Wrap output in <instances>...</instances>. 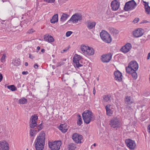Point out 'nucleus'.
<instances>
[{
	"instance_id": "obj_1",
	"label": "nucleus",
	"mask_w": 150,
	"mask_h": 150,
	"mask_svg": "<svg viewBox=\"0 0 150 150\" xmlns=\"http://www.w3.org/2000/svg\"><path fill=\"white\" fill-rule=\"evenodd\" d=\"M45 133L43 131L40 132L35 141V147L36 150H43L45 144Z\"/></svg>"
},
{
	"instance_id": "obj_2",
	"label": "nucleus",
	"mask_w": 150,
	"mask_h": 150,
	"mask_svg": "<svg viewBox=\"0 0 150 150\" xmlns=\"http://www.w3.org/2000/svg\"><path fill=\"white\" fill-rule=\"evenodd\" d=\"M38 119V116L34 115L30 118V127L34 129V132H38L43 128L42 124L39 125L37 124L36 121Z\"/></svg>"
},
{
	"instance_id": "obj_3",
	"label": "nucleus",
	"mask_w": 150,
	"mask_h": 150,
	"mask_svg": "<svg viewBox=\"0 0 150 150\" xmlns=\"http://www.w3.org/2000/svg\"><path fill=\"white\" fill-rule=\"evenodd\" d=\"M82 117L84 122L86 124H88L93 121V114L90 110H87L82 113Z\"/></svg>"
},
{
	"instance_id": "obj_4",
	"label": "nucleus",
	"mask_w": 150,
	"mask_h": 150,
	"mask_svg": "<svg viewBox=\"0 0 150 150\" xmlns=\"http://www.w3.org/2000/svg\"><path fill=\"white\" fill-rule=\"evenodd\" d=\"M100 36L103 41L105 42L110 43L112 41V38L110 34L104 30H102L100 33Z\"/></svg>"
},
{
	"instance_id": "obj_5",
	"label": "nucleus",
	"mask_w": 150,
	"mask_h": 150,
	"mask_svg": "<svg viewBox=\"0 0 150 150\" xmlns=\"http://www.w3.org/2000/svg\"><path fill=\"white\" fill-rule=\"evenodd\" d=\"M138 64L136 61H132L129 64L127 67L126 68L127 73H129L131 71H137L138 68Z\"/></svg>"
},
{
	"instance_id": "obj_6",
	"label": "nucleus",
	"mask_w": 150,
	"mask_h": 150,
	"mask_svg": "<svg viewBox=\"0 0 150 150\" xmlns=\"http://www.w3.org/2000/svg\"><path fill=\"white\" fill-rule=\"evenodd\" d=\"M137 4L134 0L130 1L125 3L124 9L125 11L131 10L135 8Z\"/></svg>"
},
{
	"instance_id": "obj_7",
	"label": "nucleus",
	"mask_w": 150,
	"mask_h": 150,
	"mask_svg": "<svg viewBox=\"0 0 150 150\" xmlns=\"http://www.w3.org/2000/svg\"><path fill=\"white\" fill-rule=\"evenodd\" d=\"M61 143V142L59 141L57 142H49L48 145L52 150H59Z\"/></svg>"
},
{
	"instance_id": "obj_8",
	"label": "nucleus",
	"mask_w": 150,
	"mask_h": 150,
	"mask_svg": "<svg viewBox=\"0 0 150 150\" xmlns=\"http://www.w3.org/2000/svg\"><path fill=\"white\" fill-rule=\"evenodd\" d=\"M81 57L79 55L76 54L73 58V62L74 66L75 67L79 68L83 66L81 61L80 60L81 59Z\"/></svg>"
},
{
	"instance_id": "obj_9",
	"label": "nucleus",
	"mask_w": 150,
	"mask_h": 150,
	"mask_svg": "<svg viewBox=\"0 0 150 150\" xmlns=\"http://www.w3.org/2000/svg\"><path fill=\"white\" fill-rule=\"evenodd\" d=\"M110 124L114 128L119 127L120 125L119 118L117 117L113 118L110 121Z\"/></svg>"
},
{
	"instance_id": "obj_10",
	"label": "nucleus",
	"mask_w": 150,
	"mask_h": 150,
	"mask_svg": "<svg viewBox=\"0 0 150 150\" xmlns=\"http://www.w3.org/2000/svg\"><path fill=\"white\" fill-rule=\"evenodd\" d=\"M82 19L81 15L80 13H76L73 15L71 17L68 22H69L70 21H71L73 23H76L78 21L81 20Z\"/></svg>"
},
{
	"instance_id": "obj_11",
	"label": "nucleus",
	"mask_w": 150,
	"mask_h": 150,
	"mask_svg": "<svg viewBox=\"0 0 150 150\" xmlns=\"http://www.w3.org/2000/svg\"><path fill=\"white\" fill-rule=\"evenodd\" d=\"M125 142L130 149L134 150L135 148L136 144L134 141L130 139H127L125 140Z\"/></svg>"
},
{
	"instance_id": "obj_12",
	"label": "nucleus",
	"mask_w": 150,
	"mask_h": 150,
	"mask_svg": "<svg viewBox=\"0 0 150 150\" xmlns=\"http://www.w3.org/2000/svg\"><path fill=\"white\" fill-rule=\"evenodd\" d=\"M72 139L76 143H81V140L82 139V136L78 134L75 133L73 134L72 136Z\"/></svg>"
},
{
	"instance_id": "obj_13",
	"label": "nucleus",
	"mask_w": 150,
	"mask_h": 150,
	"mask_svg": "<svg viewBox=\"0 0 150 150\" xmlns=\"http://www.w3.org/2000/svg\"><path fill=\"white\" fill-rule=\"evenodd\" d=\"M132 34L134 37L138 38L143 35V30L142 28H138L133 31Z\"/></svg>"
},
{
	"instance_id": "obj_14",
	"label": "nucleus",
	"mask_w": 150,
	"mask_h": 150,
	"mask_svg": "<svg viewBox=\"0 0 150 150\" xmlns=\"http://www.w3.org/2000/svg\"><path fill=\"white\" fill-rule=\"evenodd\" d=\"M101 59L104 62H108L111 59L112 57V54L111 53L108 54L106 55L102 56Z\"/></svg>"
},
{
	"instance_id": "obj_15",
	"label": "nucleus",
	"mask_w": 150,
	"mask_h": 150,
	"mask_svg": "<svg viewBox=\"0 0 150 150\" xmlns=\"http://www.w3.org/2000/svg\"><path fill=\"white\" fill-rule=\"evenodd\" d=\"M131 48V45L129 43H127L121 48L120 51L126 53L128 52Z\"/></svg>"
},
{
	"instance_id": "obj_16",
	"label": "nucleus",
	"mask_w": 150,
	"mask_h": 150,
	"mask_svg": "<svg viewBox=\"0 0 150 150\" xmlns=\"http://www.w3.org/2000/svg\"><path fill=\"white\" fill-rule=\"evenodd\" d=\"M9 144L6 141H0V150H9Z\"/></svg>"
},
{
	"instance_id": "obj_17",
	"label": "nucleus",
	"mask_w": 150,
	"mask_h": 150,
	"mask_svg": "<svg viewBox=\"0 0 150 150\" xmlns=\"http://www.w3.org/2000/svg\"><path fill=\"white\" fill-rule=\"evenodd\" d=\"M120 3L116 0H115L112 2L111 4L112 9L113 11L117 10L119 7Z\"/></svg>"
},
{
	"instance_id": "obj_18",
	"label": "nucleus",
	"mask_w": 150,
	"mask_h": 150,
	"mask_svg": "<svg viewBox=\"0 0 150 150\" xmlns=\"http://www.w3.org/2000/svg\"><path fill=\"white\" fill-rule=\"evenodd\" d=\"M114 74L115 80L119 82L122 81V75L120 72L118 71H116L115 72Z\"/></svg>"
},
{
	"instance_id": "obj_19",
	"label": "nucleus",
	"mask_w": 150,
	"mask_h": 150,
	"mask_svg": "<svg viewBox=\"0 0 150 150\" xmlns=\"http://www.w3.org/2000/svg\"><path fill=\"white\" fill-rule=\"evenodd\" d=\"M87 27L88 29H91L94 28L96 25V23L93 21H91L90 20H88L87 21Z\"/></svg>"
},
{
	"instance_id": "obj_20",
	"label": "nucleus",
	"mask_w": 150,
	"mask_h": 150,
	"mask_svg": "<svg viewBox=\"0 0 150 150\" xmlns=\"http://www.w3.org/2000/svg\"><path fill=\"white\" fill-rule=\"evenodd\" d=\"M111 105H108L105 107L106 114L107 115L110 116L113 113V111L111 110Z\"/></svg>"
},
{
	"instance_id": "obj_21",
	"label": "nucleus",
	"mask_w": 150,
	"mask_h": 150,
	"mask_svg": "<svg viewBox=\"0 0 150 150\" xmlns=\"http://www.w3.org/2000/svg\"><path fill=\"white\" fill-rule=\"evenodd\" d=\"M144 4L145 6V11L147 14H150V7L149 6V3L146 2L144 1H143Z\"/></svg>"
},
{
	"instance_id": "obj_22",
	"label": "nucleus",
	"mask_w": 150,
	"mask_h": 150,
	"mask_svg": "<svg viewBox=\"0 0 150 150\" xmlns=\"http://www.w3.org/2000/svg\"><path fill=\"white\" fill-rule=\"evenodd\" d=\"M44 39L45 41H48L49 42H52L54 40L52 37L49 35H45L44 36Z\"/></svg>"
},
{
	"instance_id": "obj_23",
	"label": "nucleus",
	"mask_w": 150,
	"mask_h": 150,
	"mask_svg": "<svg viewBox=\"0 0 150 150\" xmlns=\"http://www.w3.org/2000/svg\"><path fill=\"white\" fill-rule=\"evenodd\" d=\"M94 49L91 47H89L86 51V53L85 54L91 56L94 54Z\"/></svg>"
},
{
	"instance_id": "obj_24",
	"label": "nucleus",
	"mask_w": 150,
	"mask_h": 150,
	"mask_svg": "<svg viewBox=\"0 0 150 150\" xmlns=\"http://www.w3.org/2000/svg\"><path fill=\"white\" fill-rule=\"evenodd\" d=\"M69 16V15L66 13H63L60 18V21L62 22H64L67 19Z\"/></svg>"
},
{
	"instance_id": "obj_25",
	"label": "nucleus",
	"mask_w": 150,
	"mask_h": 150,
	"mask_svg": "<svg viewBox=\"0 0 150 150\" xmlns=\"http://www.w3.org/2000/svg\"><path fill=\"white\" fill-rule=\"evenodd\" d=\"M58 15L57 14H56L54 15L52 17L50 21L51 23H55L56 22L58 21Z\"/></svg>"
},
{
	"instance_id": "obj_26",
	"label": "nucleus",
	"mask_w": 150,
	"mask_h": 150,
	"mask_svg": "<svg viewBox=\"0 0 150 150\" xmlns=\"http://www.w3.org/2000/svg\"><path fill=\"white\" fill-rule=\"evenodd\" d=\"M133 103V100L130 96H127L125 98V103L128 105L131 104Z\"/></svg>"
},
{
	"instance_id": "obj_27",
	"label": "nucleus",
	"mask_w": 150,
	"mask_h": 150,
	"mask_svg": "<svg viewBox=\"0 0 150 150\" xmlns=\"http://www.w3.org/2000/svg\"><path fill=\"white\" fill-rule=\"evenodd\" d=\"M80 48L83 53L85 54L89 47L85 45H81Z\"/></svg>"
},
{
	"instance_id": "obj_28",
	"label": "nucleus",
	"mask_w": 150,
	"mask_h": 150,
	"mask_svg": "<svg viewBox=\"0 0 150 150\" xmlns=\"http://www.w3.org/2000/svg\"><path fill=\"white\" fill-rule=\"evenodd\" d=\"M111 96L109 95H106L104 96L103 99L105 102H109L110 101Z\"/></svg>"
},
{
	"instance_id": "obj_29",
	"label": "nucleus",
	"mask_w": 150,
	"mask_h": 150,
	"mask_svg": "<svg viewBox=\"0 0 150 150\" xmlns=\"http://www.w3.org/2000/svg\"><path fill=\"white\" fill-rule=\"evenodd\" d=\"M136 71H131L129 73H127L130 74L132 77L134 79H136L137 78V74Z\"/></svg>"
},
{
	"instance_id": "obj_30",
	"label": "nucleus",
	"mask_w": 150,
	"mask_h": 150,
	"mask_svg": "<svg viewBox=\"0 0 150 150\" xmlns=\"http://www.w3.org/2000/svg\"><path fill=\"white\" fill-rule=\"evenodd\" d=\"M68 148L69 150H74L76 148V146L74 144L70 143L69 144Z\"/></svg>"
},
{
	"instance_id": "obj_31",
	"label": "nucleus",
	"mask_w": 150,
	"mask_h": 150,
	"mask_svg": "<svg viewBox=\"0 0 150 150\" xmlns=\"http://www.w3.org/2000/svg\"><path fill=\"white\" fill-rule=\"evenodd\" d=\"M64 125H60L59 126V129L62 132L65 133L66 132L67 130V129H66L64 127Z\"/></svg>"
},
{
	"instance_id": "obj_32",
	"label": "nucleus",
	"mask_w": 150,
	"mask_h": 150,
	"mask_svg": "<svg viewBox=\"0 0 150 150\" xmlns=\"http://www.w3.org/2000/svg\"><path fill=\"white\" fill-rule=\"evenodd\" d=\"M78 118L77 121V124L79 126L81 125L82 123V121L81 118V116L80 115H78Z\"/></svg>"
},
{
	"instance_id": "obj_33",
	"label": "nucleus",
	"mask_w": 150,
	"mask_h": 150,
	"mask_svg": "<svg viewBox=\"0 0 150 150\" xmlns=\"http://www.w3.org/2000/svg\"><path fill=\"white\" fill-rule=\"evenodd\" d=\"M7 88L12 91H14L17 90V88L14 85H11L7 86Z\"/></svg>"
},
{
	"instance_id": "obj_34",
	"label": "nucleus",
	"mask_w": 150,
	"mask_h": 150,
	"mask_svg": "<svg viewBox=\"0 0 150 150\" xmlns=\"http://www.w3.org/2000/svg\"><path fill=\"white\" fill-rule=\"evenodd\" d=\"M27 102V99L24 98H23L19 100L20 104H24Z\"/></svg>"
},
{
	"instance_id": "obj_35",
	"label": "nucleus",
	"mask_w": 150,
	"mask_h": 150,
	"mask_svg": "<svg viewBox=\"0 0 150 150\" xmlns=\"http://www.w3.org/2000/svg\"><path fill=\"white\" fill-rule=\"evenodd\" d=\"M34 129H31L30 130V136L31 137V140L33 142L34 139V138L33 137L34 136Z\"/></svg>"
},
{
	"instance_id": "obj_36",
	"label": "nucleus",
	"mask_w": 150,
	"mask_h": 150,
	"mask_svg": "<svg viewBox=\"0 0 150 150\" xmlns=\"http://www.w3.org/2000/svg\"><path fill=\"white\" fill-rule=\"evenodd\" d=\"M12 63L14 64V65L16 66H18L20 64V62L17 60H13L12 62Z\"/></svg>"
},
{
	"instance_id": "obj_37",
	"label": "nucleus",
	"mask_w": 150,
	"mask_h": 150,
	"mask_svg": "<svg viewBox=\"0 0 150 150\" xmlns=\"http://www.w3.org/2000/svg\"><path fill=\"white\" fill-rule=\"evenodd\" d=\"M64 64V63L63 61L60 62L59 63H58L57 64V67H58L59 66L63 65Z\"/></svg>"
},
{
	"instance_id": "obj_38",
	"label": "nucleus",
	"mask_w": 150,
	"mask_h": 150,
	"mask_svg": "<svg viewBox=\"0 0 150 150\" xmlns=\"http://www.w3.org/2000/svg\"><path fill=\"white\" fill-rule=\"evenodd\" d=\"M72 33V32L71 31H67L66 33V36L67 37L71 35Z\"/></svg>"
},
{
	"instance_id": "obj_39",
	"label": "nucleus",
	"mask_w": 150,
	"mask_h": 150,
	"mask_svg": "<svg viewBox=\"0 0 150 150\" xmlns=\"http://www.w3.org/2000/svg\"><path fill=\"white\" fill-rule=\"evenodd\" d=\"M139 20V18H135L133 20V22L134 23H137Z\"/></svg>"
},
{
	"instance_id": "obj_40",
	"label": "nucleus",
	"mask_w": 150,
	"mask_h": 150,
	"mask_svg": "<svg viewBox=\"0 0 150 150\" xmlns=\"http://www.w3.org/2000/svg\"><path fill=\"white\" fill-rule=\"evenodd\" d=\"M34 32V30L33 29H31L29 30H28L27 32V33L28 34H31L33 33Z\"/></svg>"
},
{
	"instance_id": "obj_41",
	"label": "nucleus",
	"mask_w": 150,
	"mask_h": 150,
	"mask_svg": "<svg viewBox=\"0 0 150 150\" xmlns=\"http://www.w3.org/2000/svg\"><path fill=\"white\" fill-rule=\"evenodd\" d=\"M44 1L48 3H53L55 1V0H44Z\"/></svg>"
},
{
	"instance_id": "obj_42",
	"label": "nucleus",
	"mask_w": 150,
	"mask_h": 150,
	"mask_svg": "<svg viewBox=\"0 0 150 150\" xmlns=\"http://www.w3.org/2000/svg\"><path fill=\"white\" fill-rule=\"evenodd\" d=\"M70 48V46H69L68 47H67L65 48L63 50V52H61L62 53H63L64 52H66Z\"/></svg>"
},
{
	"instance_id": "obj_43",
	"label": "nucleus",
	"mask_w": 150,
	"mask_h": 150,
	"mask_svg": "<svg viewBox=\"0 0 150 150\" xmlns=\"http://www.w3.org/2000/svg\"><path fill=\"white\" fill-rule=\"evenodd\" d=\"M6 57V55L5 54H3L2 57L1 59V61L2 62H3L4 61L5 58Z\"/></svg>"
},
{
	"instance_id": "obj_44",
	"label": "nucleus",
	"mask_w": 150,
	"mask_h": 150,
	"mask_svg": "<svg viewBox=\"0 0 150 150\" xmlns=\"http://www.w3.org/2000/svg\"><path fill=\"white\" fill-rule=\"evenodd\" d=\"M29 58H30L31 59H33L35 57L33 55L30 54Z\"/></svg>"
},
{
	"instance_id": "obj_45",
	"label": "nucleus",
	"mask_w": 150,
	"mask_h": 150,
	"mask_svg": "<svg viewBox=\"0 0 150 150\" xmlns=\"http://www.w3.org/2000/svg\"><path fill=\"white\" fill-rule=\"evenodd\" d=\"M126 108L128 110H132V108L130 106H128V105H127V106Z\"/></svg>"
},
{
	"instance_id": "obj_46",
	"label": "nucleus",
	"mask_w": 150,
	"mask_h": 150,
	"mask_svg": "<svg viewBox=\"0 0 150 150\" xmlns=\"http://www.w3.org/2000/svg\"><path fill=\"white\" fill-rule=\"evenodd\" d=\"M3 79V76L2 74L0 73V82Z\"/></svg>"
},
{
	"instance_id": "obj_47",
	"label": "nucleus",
	"mask_w": 150,
	"mask_h": 150,
	"mask_svg": "<svg viewBox=\"0 0 150 150\" xmlns=\"http://www.w3.org/2000/svg\"><path fill=\"white\" fill-rule=\"evenodd\" d=\"M28 73V72L27 71H23L22 72V74L23 75L27 74Z\"/></svg>"
},
{
	"instance_id": "obj_48",
	"label": "nucleus",
	"mask_w": 150,
	"mask_h": 150,
	"mask_svg": "<svg viewBox=\"0 0 150 150\" xmlns=\"http://www.w3.org/2000/svg\"><path fill=\"white\" fill-rule=\"evenodd\" d=\"M38 67V66L37 64H35L34 65V67L35 69H37Z\"/></svg>"
},
{
	"instance_id": "obj_49",
	"label": "nucleus",
	"mask_w": 150,
	"mask_h": 150,
	"mask_svg": "<svg viewBox=\"0 0 150 150\" xmlns=\"http://www.w3.org/2000/svg\"><path fill=\"white\" fill-rule=\"evenodd\" d=\"M147 129L149 133H150V125L148 126Z\"/></svg>"
},
{
	"instance_id": "obj_50",
	"label": "nucleus",
	"mask_w": 150,
	"mask_h": 150,
	"mask_svg": "<svg viewBox=\"0 0 150 150\" xmlns=\"http://www.w3.org/2000/svg\"><path fill=\"white\" fill-rule=\"evenodd\" d=\"M150 53L149 52L148 54V56L147 57V59H149L150 58Z\"/></svg>"
},
{
	"instance_id": "obj_51",
	"label": "nucleus",
	"mask_w": 150,
	"mask_h": 150,
	"mask_svg": "<svg viewBox=\"0 0 150 150\" xmlns=\"http://www.w3.org/2000/svg\"><path fill=\"white\" fill-rule=\"evenodd\" d=\"M148 22V21L146 20H144L143 21H142V23H147Z\"/></svg>"
},
{
	"instance_id": "obj_52",
	"label": "nucleus",
	"mask_w": 150,
	"mask_h": 150,
	"mask_svg": "<svg viewBox=\"0 0 150 150\" xmlns=\"http://www.w3.org/2000/svg\"><path fill=\"white\" fill-rule=\"evenodd\" d=\"M40 47L39 46H38L37 47V50H38V51H37V52H38V50H40Z\"/></svg>"
},
{
	"instance_id": "obj_53",
	"label": "nucleus",
	"mask_w": 150,
	"mask_h": 150,
	"mask_svg": "<svg viewBox=\"0 0 150 150\" xmlns=\"http://www.w3.org/2000/svg\"><path fill=\"white\" fill-rule=\"evenodd\" d=\"M95 93H96V91H95V88H93V93L95 95Z\"/></svg>"
},
{
	"instance_id": "obj_54",
	"label": "nucleus",
	"mask_w": 150,
	"mask_h": 150,
	"mask_svg": "<svg viewBox=\"0 0 150 150\" xmlns=\"http://www.w3.org/2000/svg\"><path fill=\"white\" fill-rule=\"evenodd\" d=\"M41 51L42 53H44L45 52V50L44 49H42L41 50Z\"/></svg>"
},
{
	"instance_id": "obj_55",
	"label": "nucleus",
	"mask_w": 150,
	"mask_h": 150,
	"mask_svg": "<svg viewBox=\"0 0 150 150\" xmlns=\"http://www.w3.org/2000/svg\"><path fill=\"white\" fill-rule=\"evenodd\" d=\"M64 76H63L62 77V80L63 81V80H64V81H65L66 80L65 79H64Z\"/></svg>"
},
{
	"instance_id": "obj_56",
	"label": "nucleus",
	"mask_w": 150,
	"mask_h": 150,
	"mask_svg": "<svg viewBox=\"0 0 150 150\" xmlns=\"http://www.w3.org/2000/svg\"><path fill=\"white\" fill-rule=\"evenodd\" d=\"M28 63L27 62H25V66H27L28 65Z\"/></svg>"
},
{
	"instance_id": "obj_57",
	"label": "nucleus",
	"mask_w": 150,
	"mask_h": 150,
	"mask_svg": "<svg viewBox=\"0 0 150 150\" xmlns=\"http://www.w3.org/2000/svg\"><path fill=\"white\" fill-rule=\"evenodd\" d=\"M96 143H94L93 144V146H96Z\"/></svg>"
},
{
	"instance_id": "obj_58",
	"label": "nucleus",
	"mask_w": 150,
	"mask_h": 150,
	"mask_svg": "<svg viewBox=\"0 0 150 150\" xmlns=\"http://www.w3.org/2000/svg\"><path fill=\"white\" fill-rule=\"evenodd\" d=\"M112 30H114V29H112Z\"/></svg>"
}]
</instances>
